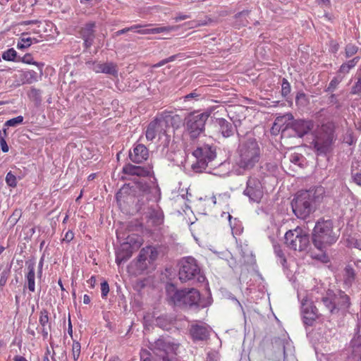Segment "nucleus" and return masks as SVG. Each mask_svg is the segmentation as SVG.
Listing matches in <instances>:
<instances>
[{
	"mask_svg": "<svg viewBox=\"0 0 361 361\" xmlns=\"http://www.w3.org/2000/svg\"><path fill=\"white\" fill-rule=\"evenodd\" d=\"M95 26L94 22H89L84 25L80 30V35L84 40V47L86 50L93 44L95 38Z\"/></svg>",
	"mask_w": 361,
	"mask_h": 361,
	"instance_id": "15",
	"label": "nucleus"
},
{
	"mask_svg": "<svg viewBox=\"0 0 361 361\" xmlns=\"http://www.w3.org/2000/svg\"><path fill=\"white\" fill-rule=\"evenodd\" d=\"M290 92V85L288 80L285 78L282 80L281 83V94L283 97H286Z\"/></svg>",
	"mask_w": 361,
	"mask_h": 361,
	"instance_id": "42",
	"label": "nucleus"
},
{
	"mask_svg": "<svg viewBox=\"0 0 361 361\" xmlns=\"http://www.w3.org/2000/svg\"><path fill=\"white\" fill-rule=\"evenodd\" d=\"M23 121V117L22 116H18L16 118H13L11 119L8 120L4 123V126L6 127H16L20 124H21Z\"/></svg>",
	"mask_w": 361,
	"mask_h": 361,
	"instance_id": "39",
	"label": "nucleus"
},
{
	"mask_svg": "<svg viewBox=\"0 0 361 361\" xmlns=\"http://www.w3.org/2000/svg\"><path fill=\"white\" fill-rule=\"evenodd\" d=\"M17 57V52L13 48H11L4 51L2 59L5 61H14Z\"/></svg>",
	"mask_w": 361,
	"mask_h": 361,
	"instance_id": "33",
	"label": "nucleus"
},
{
	"mask_svg": "<svg viewBox=\"0 0 361 361\" xmlns=\"http://www.w3.org/2000/svg\"><path fill=\"white\" fill-rule=\"evenodd\" d=\"M358 51V47L353 44H348L345 48V56L346 58H350L355 55Z\"/></svg>",
	"mask_w": 361,
	"mask_h": 361,
	"instance_id": "38",
	"label": "nucleus"
},
{
	"mask_svg": "<svg viewBox=\"0 0 361 361\" xmlns=\"http://www.w3.org/2000/svg\"><path fill=\"white\" fill-rule=\"evenodd\" d=\"M23 83L31 84L37 81V73L34 71H27L20 73Z\"/></svg>",
	"mask_w": 361,
	"mask_h": 361,
	"instance_id": "29",
	"label": "nucleus"
},
{
	"mask_svg": "<svg viewBox=\"0 0 361 361\" xmlns=\"http://www.w3.org/2000/svg\"><path fill=\"white\" fill-rule=\"evenodd\" d=\"M334 128L331 123L319 127L313 140L314 147L319 154L327 153L334 140Z\"/></svg>",
	"mask_w": 361,
	"mask_h": 361,
	"instance_id": "4",
	"label": "nucleus"
},
{
	"mask_svg": "<svg viewBox=\"0 0 361 361\" xmlns=\"http://www.w3.org/2000/svg\"><path fill=\"white\" fill-rule=\"evenodd\" d=\"M37 42L35 39H32L31 37H22L20 41L17 44V48L18 49H25L30 47L32 43V41Z\"/></svg>",
	"mask_w": 361,
	"mask_h": 361,
	"instance_id": "34",
	"label": "nucleus"
},
{
	"mask_svg": "<svg viewBox=\"0 0 361 361\" xmlns=\"http://www.w3.org/2000/svg\"><path fill=\"white\" fill-rule=\"evenodd\" d=\"M313 127L314 124L311 121L297 120L292 124V129L300 137L310 132Z\"/></svg>",
	"mask_w": 361,
	"mask_h": 361,
	"instance_id": "20",
	"label": "nucleus"
},
{
	"mask_svg": "<svg viewBox=\"0 0 361 361\" xmlns=\"http://www.w3.org/2000/svg\"><path fill=\"white\" fill-rule=\"evenodd\" d=\"M6 182L10 187H16L17 185V179L16 176L13 175L11 171L8 172L6 176Z\"/></svg>",
	"mask_w": 361,
	"mask_h": 361,
	"instance_id": "43",
	"label": "nucleus"
},
{
	"mask_svg": "<svg viewBox=\"0 0 361 361\" xmlns=\"http://www.w3.org/2000/svg\"><path fill=\"white\" fill-rule=\"evenodd\" d=\"M300 157L301 156L300 154H293L290 156V160L291 162H293L294 164H298V162L299 161V160L300 159Z\"/></svg>",
	"mask_w": 361,
	"mask_h": 361,
	"instance_id": "55",
	"label": "nucleus"
},
{
	"mask_svg": "<svg viewBox=\"0 0 361 361\" xmlns=\"http://www.w3.org/2000/svg\"><path fill=\"white\" fill-rule=\"evenodd\" d=\"M274 249L276 257L279 258V263L285 268L286 259L282 250L281 249V246L279 245H274Z\"/></svg>",
	"mask_w": 361,
	"mask_h": 361,
	"instance_id": "37",
	"label": "nucleus"
},
{
	"mask_svg": "<svg viewBox=\"0 0 361 361\" xmlns=\"http://www.w3.org/2000/svg\"><path fill=\"white\" fill-rule=\"evenodd\" d=\"M360 58L359 56H356L345 63L350 68V69H351L356 66L357 62L360 61Z\"/></svg>",
	"mask_w": 361,
	"mask_h": 361,
	"instance_id": "49",
	"label": "nucleus"
},
{
	"mask_svg": "<svg viewBox=\"0 0 361 361\" xmlns=\"http://www.w3.org/2000/svg\"><path fill=\"white\" fill-rule=\"evenodd\" d=\"M73 237H74L73 233L72 231H68L66 233L63 240H66L68 242H70L71 240H72L73 239Z\"/></svg>",
	"mask_w": 361,
	"mask_h": 361,
	"instance_id": "56",
	"label": "nucleus"
},
{
	"mask_svg": "<svg viewBox=\"0 0 361 361\" xmlns=\"http://www.w3.org/2000/svg\"><path fill=\"white\" fill-rule=\"evenodd\" d=\"M138 188L149 201L158 202L161 197V191L159 186L154 182H140Z\"/></svg>",
	"mask_w": 361,
	"mask_h": 361,
	"instance_id": "14",
	"label": "nucleus"
},
{
	"mask_svg": "<svg viewBox=\"0 0 361 361\" xmlns=\"http://www.w3.org/2000/svg\"><path fill=\"white\" fill-rule=\"evenodd\" d=\"M168 130L164 128L159 118L152 121L147 126L145 131L146 139L149 141L154 140L157 137L159 140L164 138V143L167 145L170 140V135Z\"/></svg>",
	"mask_w": 361,
	"mask_h": 361,
	"instance_id": "9",
	"label": "nucleus"
},
{
	"mask_svg": "<svg viewBox=\"0 0 361 361\" xmlns=\"http://www.w3.org/2000/svg\"><path fill=\"white\" fill-rule=\"evenodd\" d=\"M109 292V286L107 281H104L101 283L102 297L105 298Z\"/></svg>",
	"mask_w": 361,
	"mask_h": 361,
	"instance_id": "46",
	"label": "nucleus"
},
{
	"mask_svg": "<svg viewBox=\"0 0 361 361\" xmlns=\"http://www.w3.org/2000/svg\"><path fill=\"white\" fill-rule=\"evenodd\" d=\"M123 172L128 175L145 177L150 176L152 171L151 167H142L128 164L123 168Z\"/></svg>",
	"mask_w": 361,
	"mask_h": 361,
	"instance_id": "21",
	"label": "nucleus"
},
{
	"mask_svg": "<svg viewBox=\"0 0 361 361\" xmlns=\"http://www.w3.org/2000/svg\"><path fill=\"white\" fill-rule=\"evenodd\" d=\"M337 239L338 235L333 230L332 221L322 220L316 224L312 233V242L319 250L323 251Z\"/></svg>",
	"mask_w": 361,
	"mask_h": 361,
	"instance_id": "3",
	"label": "nucleus"
},
{
	"mask_svg": "<svg viewBox=\"0 0 361 361\" xmlns=\"http://www.w3.org/2000/svg\"><path fill=\"white\" fill-rule=\"evenodd\" d=\"M179 271H200L198 262L192 257H183L178 262Z\"/></svg>",
	"mask_w": 361,
	"mask_h": 361,
	"instance_id": "23",
	"label": "nucleus"
},
{
	"mask_svg": "<svg viewBox=\"0 0 361 361\" xmlns=\"http://www.w3.org/2000/svg\"><path fill=\"white\" fill-rule=\"evenodd\" d=\"M337 299L338 295L329 290L326 292V295L322 298L323 303L331 313L337 308Z\"/></svg>",
	"mask_w": 361,
	"mask_h": 361,
	"instance_id": "28",
	"label": "nucleus"
},
{
	"mask_svg": "<svg viewBox=\"0 0 361 361\" xmlns=\"http://www.w3.org/2000/svg\"><path fill=\"white\" fill-rule=\"evenodd\" d=\"M150 25H140V24H136L133 25L130 27H128V30L129 31H133L136 33L140 34V35H152V34H158L161 32H169L171 31L176 30L178 29V26H163V27H158L154 28H150V29H143L144 27H146L147 26H149Z\"/></svg>",
	"mask_w": 361,
	"mask_h": 361,
	"instance_id": "13",
	"label": "nucleus"
},
{
	"mask_svg": "<svg viewBox=\"0 0 361 361\" xmlns=\"http://www.w3.org/2000/svg\"><path fill=\"white\" fill-rule=\"evenodd\" d=\"M238 250L241 256V262L250 266L255 264V258L249 246L246 243L238 244Z\"/></svg>",
	"mask_w": 361,
	"mask_h": 361,
	"instance_id": "22",
	"label": "nucleus"
},
{
	"mask_svg": "<svg viewBox=\"0 0 361 361\" xmlns=\"http://www.w3.org/2000/svg\"><path fill=\"white\" fill-rule=\"evenodd\" d=\"M148 157L149 151L142 144H137L135 145L133 151L129 152L130 159L135 164L142 163L148 159Z\"/></svg>",
	"mask_w": 361,
	"mask_h": 361,
	"instance_id": "17",
	"label": "nucleus"
},
{
	"mask_svg": "<svg viewBox=\"0 0 361 361\" xmlns=\"http://www.w3.org/2000/svg\"><path fill=\"white\" fill-rule=\"evenodd\" d=\"M0 145L4 152H7L8 151L9 148L4 138L0 139Z\"/></svg>",
	"mask_w": 361,
	"mask_h": 361,
	"instance_id": "52",
	"label": "nucleus"
},
{
	"mask_svg": "<svg viewBox=\"0 0 361 361\" xmlns=\"http://www.w3.org/2000/svg\"><path fill=\"white\" fill-rule=\"evenodd\" d=\"M102 73L116 76L118 75L116 64L112 62L102 63Z\"/></svg>",
	"mask_w": 361,
	"mask_h": 361,
	"instance_id": "31",
	"label": "nucleus"
},
{
	"mask_svg": "<svg viewBox=\"0 0 361 361\" xmlns=\"http://www.w3.org/2000/svg\"><path fill=\"white\" fill-rule=\"evenodd\" d=\"M353 180L357 185H361V173H357L354 176Z\"/></svg>",
	"mask_w": 361,
	"mask_h": 361,
	"instance_id": "59",
	"label": "nucleus"
},
{
	"mask_svg": "<svg viewBox=\"0 0 361 361\" xmlns=\"http://www.w3.org/2000/svg\"><path fill=\"white\" fill-rule=\"evenodd\" d=\"M158 250L155 247L147 246L143 247L137 257V269L144 271L148 264H152L158 257Z\"/></svg>",
	"mask_w": 361,
	"mask_h": 361,
	"instance_id": "11",
	"label": "nucleus"
},
{
	"mask_svg": "<svg viewBox=\"0 0 361 361\" xmlns=\"http://www.w3.org/2000/svg\"><path fill=\"white\" fill-rule=\"evenodd\" d=\"M324 192L325 190L322 186L298 192L291 202L295 215L302 219L308 217L315 211L317 204L322 202Z\"/></svg>",
	"mask_w": 361,
	"mask_h": 361,
	"instance_id": "1",
	"label": "nucleus"
},
{
	"mask_svg": "<svg viewBox=\"0 0 361 361\" xmlns=\"http://www.w3.org/2000/svg\"><path fill=\"white\" fill-rule=\"evenodd\" d=\"M200 299V294L197 290L191 289L188 291L185 290L182 307L197 305Z\"/></svg>",
	"mask_w": 361,
	"mask_h": 361,
	"instance_id": "25",
	"label": "nucleus"
},
{
	"mask_svg": "<svg viewBox=\"0 0 361 361\" xmlns=\"http://www.w3.org/2000/svg\"><path fill=\"white\" fill-rule=\"evenodd\" d=\"M359 269H361V260L356 259L350 260L345 268V271H356Z\"/></svg>",
	"mask_w": 361,
	"mask_h": 361,
	"instance_id": "36",
	"label": "nucleus"
},
{
	"mask_svg": "<svg viewBox=\"0 0 361 361\" xmlns=\"http://www.w3.org/2000/svg\"><path fill=\"white\" fill-rule=\"evenodd\" d=\"M216 124L219 128V132L224 137H229L232 136L235 131L233 124L225 118H220L216 121Z\"/></svg>",
	"mask_w": 361,
	"mask_h": 361,
	"instance_id": "24",
	"label": "nucleus"
},
{
	"mask_svg": "<svg viewBox=\"0 0 361 361\" xmlns=\"http://www.w3.org/2000/svg\"><path fill=\"white\" fill-rule=\"evenodd\" d=\"M314 258H317V259H320L322 262H326L328 261V257L327 256H326L324 253H322V255H320L319 256L317 255V256H313Z\"/></svg>",
	"mask_w": 361,
	"mask_h": 361,
	"instance_id": "58",
	"label": "nucleus"
},
{
	"mask_svg": "<svg viewBox=\"0 0 361 361\" xmlns=\"http://www.w3.org/2000/svg\"><path fill=\"white\" fill-rule=\"evenodd\" d=\"M133 237H128L127 241L122 243L116 251V262L118 264L128 259L135 249L139 247L141 245L140 242L137 243L134 242L132 245Z\"/></svg>",
	"mask_w": 361,
	"mask_h": 361,
	"instance_id": "12",
	"label": "nucleus"
},
{
	"mask_svg": "<svg viewBox=\"0 0 361 361\" xmlns=\"http://www.w3.org/2000/svg\"><path fill=\"white\" fill-rule=\"evenodd\" d=\"M199 95L195 92H191L185 97V100H190L192 98L197 97Z\"/></svg>",
	"mask_w": 361,
	"mask_h": 361,
	"instance_id": "60",
	"label": "nucleus"
},
{
	"mask_svg": "<svg viewBox=\"0 0 361 361\" xmlns=\"http://www.w3.org/2000/svg\"><path fill=\"white\" fill-rule=\"evenodd\" d=\"M190 18V16L189 15L179 13L174 18V20L176 22H178L180 20L188 19Z\"/></svg>",
	"mask_w": 361,
	"mask_h": 361,
	"instance_id": "53",
	"label": "nucleus"
},
{
	"mask_svg": "<svg viewBox=\"0 0 361 361\" xmlns=\"http://www.w3.org/2000/svg\"><path fill=\"white\" fill-rule=\"evenodd\" d=\"M350 68L344 63L341 66L339 72L343 74H346L350 71Z\"/></svg>",
	"mask_w": 361,
	"mask_h": 361,
	"instance_id": "54",
	"label": "nucleus"
},
{
	"mask_svg": "<svg viewBox=\"0 0 361 361\" xmlns=\"http://www.w3.org/2000/svg\"><path fill=\"white\" fill-rule=\"evenodd\" d=\"M178 347L179 344L159 339L155 343L154 353L157 357L158 361H176Z\"/></svg>",
	"mask_w": 361,
	"mask_h": 361,
	"instance_id": "7",
	"label": "nucleus"
},
{
	"mask_svg": "<svg viewBox=\"0 0 361 361\" xmlns=\"http://www.w3.org/2000/svg\"><path fill=\"white\" fill-rule=\"evenodd\" d=\"M166 290L169 302L175 306L182 307L185 290H176L175 286L172 283H168L166 285Z\"/></svg>",
	"mask_w": 361,
	"mask_h": 361,
	"instance_id": "16",
	"label": "nucleus"
},
{
	"mask_svg": "<svg viewBox=\"0 0 361 361\" xmlns=\"http://www.w3.org/2000/svg\"><path fill=\"white\" fill-rule=\"evenodd\" d=\"M351 93L354 94H361V75L357 78L356 83L353 86Z\"/></svg>",
	"mask_w": 361,
	"mask_h": 361,
	"instance_id": "45",
	"label": "nucleus"
},
{
	"mask_svg": "<svg viewBox=\"0 0 361 361\" xmlns=\"http://www.w3.org/2000/svg\"><path fill=\"white\" fill-rule=\"evenodd\" d=\"M83 302L85 304H89L90 302V297L88 295H84L83 296Z\"/></svg>",
	"mask_w": 361,
	"mask_h": 361,
	"instance_id": "64",
	"label": "nucleus"
},
{
	"mask_svg": "<svg viewBox=\"0 0 361 361\" xmlns=\"http://www.w3.org/2000/svg\"><path fill=\"white\" fill-rule=\"evenodd\" d=\"M168 62L166 61V59H163V60L160 61L159 63L154 64L153 66V67H154V68H159V67L166 64Z\"/></svg>",
	"mask_w": 361,
	"mask_h": 361,
	"instance_id": "61",
	"label": "nucleus"
},
{
	"mask_svg": "<svg viewBox=\"0 0 361 361\" xmlns=\"http://www.w3.org/2000/svg\"><path fill=\"white\" fill-rule=\"evenodd\" d=\"M164 128L169 130L170 127L178 128L182 123L181 117L178 114H173L171 112H164L159 117Z\"/></svg>",
	"mask_w": 361,
	"mask_h": 361,
	"instance_id": "18",
	"label": "nucleus"
},
{
	"mask_svg": "<svg viewBox=\"0 0 361 361\" xmlns=\"http://www.w3.org/2000/svg\"><path fill=\"white\" fill-rule=\"evenodd\" d=\"M260 147L255 138L250 137L241 141L237 149L235 165L243 171L252 169L259 161Z\"/></svg>",
	"mask_w": 361,
	"mask_h": 361,
	"instance_id": "2",
	"label": "nucleus"
},
{
	"mask_svg": "<svg viewBox=\"0 0 361 361\" xmlns=\"http://www.w3.org/2000/svg\"><path fill=\"white\" fill-rule=\"evenodd\" d=\"M243 194L252 202H259L263 197L264 191L262 183L255 177H250L246 183Z\"/></svg>",
	"mask_w": 361,
	"mask_h": 361,
	"instance_id": "10",
	"label": "nucleus"
},
{
	"mask_svg": "<svg viewBox=\"0 0 361 361\" xmlns=\"http://www.w3.org/2000/svg\"><path fill=\"white\" fill-rule=\"evenodd\" d=\"M338 83H339V80L337 78H334L330 82L327 90L333 91L336 87V86Z\"/></svg>",
	"mask_w": 361,
	"mask_h": 361,
	"instance_id": "50",
	"label": "nucleus"
},
{
	"mask_svg": "<svg viewBox=\"0 0 361 361\" xmlns=\"http://www.w3.org/2000/svg\"><path fill=\"white\" fill-rule=\"evenodd\" d=\"M285 244L290 250L298 252L305 251L310 245L309 235L302 228L298 226L286 233Z\"/></svg>",
	"mask_w": 361,
	"mask_h": 361,
	"instance_id": "5",
	"label": "nucleus"
},
{
	"mask_svg": "<svg viewBox=\"0 0 361 361\" xmlns=\"http://www.w3.org/2000/svg\"><path fill=\"white\" fill-rule=\"evenodd\" d=\"M13 360L14 361H27L25 357L20 356V355L15 356L13 358Z\"/></svg>",
	"mask_w": 361,
	"mask_h": 361,
	"instance_id": "63",
	"label": "nucleus"
},
{
	"mask_svg": "<svg viewBox=\"0 0 361 361\" xmlns=\"http://www.w3.org/2000/svg\"><path fill=\"white\" fill-rule=\"evenodd\" d=\"M209 116L208 113H192L185 118V128L192 139L197 138L204 131Z\"/></svg>",
	"mask_w": 361,
	"mask_h": 361,
	"instance_id": "6",
	"label": "nucleus"
},
{
	"mask_svg": "<svg viewBox=\"0 0 361 361\" xmlns=\"http://www.w3.org/2000/svg\"><path fill=\"white\" fill-rule=\"evenodd\" d=\"M49 314L48 310L45 309H42L39 312V322L42 327L41 333L44 339L47 338L49 331L51 329Z\"/></svg>",
	"mask_w": 361,
	"mask_h": 361,
	"instance_id": "26",
	"label": "nucleus"
},
{
	"mask_svg": "<svg viewBox=\"0 0 361 361\" xmlns=\"http://www.w3.org/2000/svg\"><path fill=\"white\" fill-rule=\"evenodd\" d=\"M129 32V30H128V27H125L122 30H120L117 32H116L114 34V37H118L121 35H123V34H125L126 32Z\"/></svg>",
	"mask_w": 361,
	"mask_h": 361,
	"instance_id": "57",
	"label": "nucleus"
},
{
	"mask_svg": "<svg viewBox=\"0 0 361 361\" xmlns=\"http://www.w3.org/2000/svg\"><path fill=\"white\" fill-rule=\"evenodd\" d=\"M305 94L303 93V92H299L297 96H296V102H298V101L301 100V99H305Z\"/></svg>",
	"mask_w": 361,
	"mask_h": 361,
	"instance_id": "62",
	"label": "nucleus"
},
{
	"mask_svg": "<svg viewBox=\"0 0 361 361\" xmlns=\"http://www.w3.org/2000/svg\"><path fill=\"white\" fill-rule=\"evenodd\" d=\"M338 44L335 41H331L330 42V50L333 53H336L338 50Z\"/></svg>",
	"mask_w": 361,
	"mask_h": 361,
	"instance_id": "51",
	"label": "nucleus"
},
{
	"mask_svg": "<svg viewBox=\"0 0 361 361\" xmlns=\"http://www.w3.org/2000/svg\"><path fill=\"white\" fill-rule=\"evenodd\" d=\"M192 154L197 159V161L192 165V169L195 171L205 169L208 164L214 160L216 156L215 148L209 145L197 148Z\"/></svg>",
	"mask_w": 361,
	"mask_h": 361,
	"instance_id": "8",
	"label": "nucleus"
},
{
	"mask_svg": "<svg viewBox=\"0 0 361 361\" xmlns=\"http://www.w3.org/2000/svg\"><path fill=\"white\" fill-rule=\"evenodd\" d=\"M80 349V343L78 341H73L72 345V354L74 360H77L79 358Z\"/></svg>",
	"mask_w": 361,
	"mask_h": 361,
	"instance_id": "41",
	"label": "nucleus"
},
{
	"mask_svg": "<svg viewBox=\"0 0 361 361\" xmlns=\"http://www.w3.org/2000/svg\"><path fill=\"white\" fill-rule=\"evenodd\" d=\"M337 307L348 308L350 306V298L343 291H339L338 295Z\"/></svg>",
	"mask_w": 361,
	"mask_h": 361,
	"instance_id": "30",
	"label": "nucleus"
},
{
	"mask_svg": "<svg viewBox=\"0 0 361 361\" xmlns=\"http://www.w3.org/2000/svg\"><path fill=\"white\" fill-rule=\"evenodd\" d=\"M90 64V63H88ZM92 66L90 67L95 73H102V63L92 62L91 63Z\"/></svg>",
	"mask_w": 361,
	"mask_h": 361,
	"instance_id": "47",
	"label": "nucleus"
},
{
	"mask_svg": "<svg viewBox=\"0 0 361 361\" xmlns=\"http://www.w3.org/2000/svg\"><path fill=\"white\" fill-rule=\"evenodd\" d=\"M150 218L153 220L155 225H160L163 222V213L160 210H153L150 213Z\"/></svg>",
	"mask_w": 361,
	"mask_h": 361,
	"instance_id": "32",
	"label": "nucleus"
},
{
	"mask_svg": "<svg viewBox=\"0 0 361 361\" xmlns=\"http://www.w3.org/2000/svg\"><path fill=\"white\" fill-rule=\"evenodd\" d=\"M181 283L190 282L195 281V272H176Z\"/></svg>",
	"mask_w": 361,
	"mask_h": 361,
	"instance_id": "35",
	"label": "nucleus"
},
{
	"mask_svg": "<svg viewBox=\"0 0 361 361\" xmlns=\"http://www.w3.org/2000/svg\"><path fill=\"white\" fill-rule=\"evenodd\" d=\"M194 277L195 281H192L191 285H195L198 283H204L206 280V277L203 274V272H195Z\"/></svg>",
	"mask_w": 361,
	"mask_h": 361,
	"instance_id": "44",
	"label": "nucleus"
},
{
	"mask_svg": "<svg viewBox=\"0 0 361 361\" xmlns=\"http://www.w3.org/2000/svg\"><path fill=\"white\" fill-rule=\"evenodd\" d=\"M21 61L27 64H34L33 58L31 54H27L21 59Z\"/></svg>",
	"mask_w": 361,
	"mask_h": 361,
	"instance_id": "48",
	"label": "nucleus"
},
{
	"mask_svg": "<svg viewBox=\"0 0 361 361\" xmlns=\"http://www.w3.org/2000/svg\"><path fill=\"white\" fill-rule=\"evenodd\" d=\"M190 334L195 341H204L209 337V331L205 326L194 325L191 327Z\"/></svg>",
	"mask_w": 361,
	"mask_h": 361,
	"instance_id": "27",
	"label": "nucleus"
},
{
	"mask_svg": "<svg viewBox=\"0 0 361 361\" xmlns=\"http://www.w3.org/2000/svg\"><path fill=\"white\" fill-rule=\"evenodd\" d=\"M27 288L31 292H34L35 290V272H27Z\"/></svg>",
	"mask_w": 361,
	"mask_h": 361,
	"instance_id": "40",
	"label": "nucleus"
},
{
	"mask_svg": "<svg viewBox=\"0 0 361 361\" xmlns=\"http://www.w3.org/2000/svg\"><path fill=\"white\" fill-rule=\"evenodd\" d=\"M302 313L306 324H309L317 318V307L307 300H303L302 302Z\"/></svg>",
	"mask_w": 361,
	"mask_h": 361,
	"instance_id": "19",
	"label": "nucleus"
}]
</instances>
